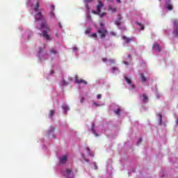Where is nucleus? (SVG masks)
<instances>
[{
  "instance_id": "f257e3e1",
  "label": "nucleus",
  "mask_w": 178,
  "mask_h": 178,
  "mask_svg": "<svg viewBox=\"0 0 178 178\" xmlns=\"http://www.w3.org/2000/svg\"><path fill=\"white\" fill-rule=\"evenodd\" d=\"M42 29H45L46 30L43 31L42 33H40V35H42L46 40H51V37L48 35V33L51 31V28H49V25H48L46 21L41 23L40 30H42Z\"/></svg>"
},
{
  "instance_id": "f03ea898",
  "label": "nucleus",
  "mask_w": 178,
  "mask_h": 178,
  "mask_svg": "<svg viewBox=\"0 0 178 178\" xmlns=\"http://www.w3.org/2000/svg\"><path fill=\"white\" fill-rule=\"evenodd\" d=\"M98 4L96 6L97 11L92 10L93 15H98L100 17H104L106 15V13H101V8H104V3L100 0L97 1Z\"/></svg>"
},
{
  "instance_id": "7ed1b4c3",
  "label": "nucleus",
  "mask_w": 178,
  "mask_h": 178,
  "mask_svg": "<svg viewBox=\"0 0 178 178\" xmlns=\"http://www.w3.org/2000/svg\"><path fill=\"white\" fill-rule=\"evenodd\" d=\"M44 20H45V15H42L41 12L35 14V22H44Z\"/></svg>"
},
{
  "instance_id": "20e7f679",
  "label": "nucleus",
  "mask_w": 178,
  "mask_h": 178,
  "mask_svg": "<svg viewBox=\"0 0 178 178\" xmlns=\"http://www.w3.org/2000/svg\"><path fill=\"white\" fill-rule=\"evenodd\" d=\"M97 33L100 38H105V37L108 35V31L105 28H103L102 29H97Z\"/></svg>"
},
{
  "instance_id": "39448f33",
  "label": "nucleus",
  "mask_w": 178,
  "mask_h": 178,
  "mask_svg": "<svg viewBox=\"0 0 178 178\" xmlns=\"http://www.w3.org/2000/svg\"><path fill=\"white\" fill-rule=\"evenodd\" d=\"M173 24H174V34L175 37H177L178 38V20L174 19Z\"/></svg>"
},
{
  "instance_id": "423d86ee",
  "label": "nucleus",
  "mask_w": 178,
  "mask_h": 178,
  "mask_svg": "<svg viewBox=\"0 0 178 178\" xmlns=\"http://www.w3.org/2000/svg\"><path fill=\"white\" fill-rule=\"evenodd\" d=\"M75 81H76V83H77V84H81V83L83 84H84L85 86H87V84H88L86 81H85L84 79H81L79 78V76L75 77Z\"/></svg>"
},
{
  "instance_id": "0eeeda50",
  "label": "nucleus",
  "mask_w": 178,
  "mask_h": 178,
  "mask_svg": "<svg viewBox=\"0 0 178 178\" xmlns=\"http://www.w3.org/2000/svg\"><path fill=\"white\" fill-rule=\"evenodd\" d=\"M122 40H124L125 44H129L130 42H131V41H134L136 40V38H127V36H122Z\"/></svg>"
},
{
  "instance_id": "6e6552de",
  "label": "nucleus",
  "mask_w": 178,
  "mask_h": 178,
  "mask_svg": "<svg viewBox=\"0 0 178 178\" xmlns=\"http://www.w3.org/2000/svg\"><path fill=\"white\" fill-rule=\"evenodd\" d=\"M66 162H67V156L64 155L60 158V163H61V165H65Z\"/></svg>"
},
{
  "instance_id": "1a4fd4ad",
  "label": "nucleus",
  "mask_w": 178,
  "mask_h": 178,
  "mask_svg": "<svg viewBox=\"0 0 178 178\" xmlns=\"http://www.w3.org/2000/svg\"><path fill=\"white\" fill-rule=\"evenodd\" d=\"M153 49H155V51H157V52H161V46L159 44L154 43L153 44Z\"/></svg>"
},
{
  "instance_id": "9d476101",
  "label": "nucleus",
  "mask_w": 178,
  "mask_h": 178,
  "mask_svg": "<svg viewBox=\"0 0 178 178\" xmlns=\"http://www.w3.org/2000/svg\"><path fill=\"white\" fill-rule=\"evenodd\" d=\"M95 125L94 124H92L90 127V130H92V133L93 134H95L96 137H98V135H97V132L95 131Z\"/></svg>"
},
{
  "instance_id": "9b49d317",
  "label": "nucleus",
  "mask_w": 178,
  "mask_h": 178,
  "mask_svg": "<svg viewBox=\"0 0 178 178\" xmlns=\"http://www.w3.org/2000/svg\"><path fill=\"white\" fill-rule=\"evenodd\" d=\"M39 9H40V2L38 1L34 8V11L35 12V13H38Z\"/></svg>"
},
{
  "instance_id": "f8f14e48",
  "label": "nucleus",
  "mask_w": 178,
  "mask_h": 178,
  "mask_svg": "<svg viewBox=\"0 0 178 178\" xmlns=\"http://www.w3.org/2000/svg\"><path fill=\"white\" fill-rule=\"evenodd\" d=\"M140 77L143 83H145V81H147V78L144 76V74H140Z\"/></svg>"
},
{
  "instance_id": "ddd939ff",
  "label": "nucleus",
  "mask_w": 178,
  "mask_h": 178,
  "mask_svg": "<svg viewBox=\"0 0 178 178\" xmlns=\"http://www.w3.org/2000/svg\"><path fill=\"white\" fill-rule=\"evenodd\" d=\"M143 102L145 104L148 102V97L147 96V95L143 94Z\"/></svg>"
},
{
  "instance_id": "4468645a",
  "label": "nucleus",
  "mask_w": 178,
  "mask_h": 178,
  "mask_svg": "<svg viewBox=\"0 0 178 178\" xmlns=\"http://www.w3.org/2000/svg\"><path fill=\"white\" fill-rule=\"evenodd\" d=\"M66 176H70V173H73V170L72 169H67L65 170Z\"/></svg>"
},
{
  "instance_id": "2eb2a0df",
  "label": "nucleus",
  "mask_w": 178,
  "mask_h": 178,
  "mask_svg": "<svg viewBox=\"0 0 178 178\" xmlns=\"http://www.w3.org/2000/svg\"><path fill=\"white\" fill-rule=\"evenodd\" d=\"M55 115V111L51 110L49 113V117L52 119V117Z\"/></svg>"
},
{
  "instance_id": "dca6fc26",
  "label": "nucleus",
  "mask_w": 178,
  "mask_h": 178,
  "mask_svg": "<svg viewBox=\"0 0 178 178\" xmlns=\"http://www.w3.org/2000/svg\"><path fill=\"white\" fill-rule=\"evenodd\" d=\"M124 80L127 84H131V79H130L129 77L125 76Z\"/></svg>"
},
{
  "instance_id": "f3484780",
  "label": "nucleus",
  "mask_w": 178,
  "mask_h": 178,
  "mask_svg": "<svg viewBox=\"0 0 178 178\" xmlns=\"http://www.w3.org/2000/svg\"><path fill=\"white\" fill-rule=\"evenodd\" d=\"M166 8L168 10H172L173 9V6H172L171 4L166 3Z\"/></svg>"
},
{
  "instance_id": "a211bd4d",
  "label": "nucleus",
  "mask_w": 178,
  "mask_h": 178,
  "mask_svg": "<svg viewBox=\"0 0 178 178\" xmlns=\"http://www.w3.org/2000/svg\"><path fill=\"white\" fill-rule=\"evenodd\" d=\"M49 53L51 54H54V55H56V54H58V51H56L55 49H50Z\"/></svg>"
},
{
  "instance_id": "6ab92c4d",
  "label": "nucleus",
  "mask_w": 178,
  "mask_h": 178,
  "mask_svg": "<svg viewBox=\"0 0 178 178\" xmlns=\"http://www.w3.org/2000/svg\"><path fill=\"white\" fill-rule=\"evenodd\" d=\"M157 116L159 117V124L161 125L162 124V114L159 113V114H157Z\"/></svg>"
},
{
  "instance_id": "aec40b11",
  "label": "nucleus",
  "mask_w": 178,
  "mask_h": 178,
  "mask_svg": "<svg viewBox=\"0 0 178 178\" xmlns=\"http://www.w3.org/2000/svg\"><path fill=\"white\" fill-rule=\"evenodd\" d=\"M63 109H64V111L66 113V112H67V111H69V106H66V105H64V106H63Z\"/></svg>"
},
{
  "instance_id": "412c9836",
  "label": "nucleus",
  "mask_w": 178,
  "mask_h": 178,
  "mask_svg": "<svg viewBox=\"0 0 178 178\" xmlns=\"http://www.w3.org/2000/svg\"><path fill=\"white\" fill-rule=\"evenodd\" d=\"M91 33V29L90 28L86 29L85 34H90Z\"/></svg>"
},
{
  "instance_id": "4be33fe9",
  "label": "nucleus",
  "mask_w": 178,
  "mask_h": 178,
  "mask_svg": "<svg viewBox=\"0 0 178 178\" xmlns=\"http://www.w3.org/2000/svg\"><path fill=\"white\" fill-rule=\"evenodd\" d=\"M108 10H111L112 12H116V8H112V6H108Z\"/></svg>"
},
{
  "instance_id": "5701e85b",
  "label": "nucleus",
  "mask_w": 178,
  "mask_h": 178,
  "mask_svg": "<svg viewBox=\"0 0 178 178\" xmlns=\"http://www.w3.org/2000/svg\"><path fill=\"white\" fill-rule=\"evenodd\" d=\"M137 24H138V26H140V30H144V25H143L141 23H137Z\"/></svg>"
},
{
  "instance_id": "b1692460",
  "label": "nucleus",
  "mask_w": 178,
  "mask_h": 178,
  "mask_svg": "<svg viewBox=\"0 0 178 178\" xmlns=\"http://www.w3.org/2000/svg\"><path fill=\"white\" fill-rule=\"evenodd\" d=\"M115 115H120V108H118L115 111Z\"/></svg>"
},
{
  "instance_id": "393cba45",
  "label": "nucleus",
  "mask_w": 178,
  "mask_h": 178,
  "mask_svg": "<svg viewBox=\"0 0 178 178\" xmlns=\"http://www.w3.org/2000/svg\"><path fill=\"white\" fill-rule=\"evenodd\" d=\"M50 17H55V13L54 11H51L49 13Z\"/></svg>"
},
{
  "instance_id": "a878e982",
  "label": "nucleus",
  "mask_w": 178,
  "mask_h": 178,
  "mask_svg": "<svg viewBox=\"0 0 178 178\" xmlns=\"http://www.w3.org/2000/svg\"><path fill=\"white\" fill-rule=\"evenodd\" d=\"M90 37H92V38H97L98 35H97V33H92L90 35Z\"/></svg>"
},
{
  "instance_id": "bb28decb",
  "label": "nucleus",
  "mask_w": 178,
  "mask_h": 178,
  "mask_svg": "<svg viewBox=\"0 0 178 178\" xmlns=\"http://www.w3.org/2000/svg\"><path fill=\"white\" fill-rule=\"evenodd\" d=\"M61 86H67V82H66L65 80H63Z\"/></svg>"
},
{
  "instance_id": "cd10ccee",
  "label": "nucleus",
  "mask_w": 178,
  "mask_h": 178,
  "mask_svg": "<svg viewBox=\"0 0 178 178\" xmlns=\"http://www.w3.org/2000/svg\"><path fill=\"white\" fill-rule=\"evenodd\" d=\"M115 23L116 26H120L121 24L120 21H115Z\"/></svg>"
},
{
  "instance_id": "c85d7f7f",
  "label": "nucleus",
  "mask_w": 178,
  "mask_h": 178,
  "mask_svg": "<svg viewBox=\"0 0 178 178\" xmlns=\"http://www.w3.org/2000/svg\"><path fill=\"white\" fill-rule=\"evenodd\" d=\"M99 26H100V27H102V29H105L104 25V23L100 22V23H99Z\"/></svg>"
},
{
  "instance_id": "c756f323",
  "label": "nucleus",
  "mask_w": 178,
  "mask_h": 178,
  "mask_svg": "<svg viewBox=\"0 0 178 178\" xmlns=\"http://www.w3.org/2000/svg\"><path fill=\"white\" fill-rule=\"evenodd\" d=\"M93 165H94V166H95V170H97V169H98V165H97V163H93Z\"/></svg>"
},
{
  "instance_id": "7c9ffc66",
  "label": "nucleus",
  "mask_w": 178,
  "mask_h": 178,
  "mask_svg": "<svg viewBox=\"0 0 178 178\" xmlns=\"http://www.w3.org/2000/svg\"><path fill=\"white\" fill-rule=\"evenodd\" d=\"M111 70H112L113 72H115V70H118V68H116V67H113L111 68Z\"/></svg>"
},
{
  "instance_id": "2f4dec72",
  "label": "nucleus",
  "mask_w": 178,
  "mask_h": 178,
  "mask_svg": "<svg viewBox=\"0 0 178 178\" xmlns=\"http://www.w3.org/2000/svg\"><path fill=\"white\" fill-rule=\"evenodd\" d=\"M93 0H85L86 3H90V2H92Z\"/></svg>"
},
{
  "instance_id": "473e14b6",
  "label": "nucleus",
  "mask_w": 178,
  "mask_h": 178,
  "mask_svg": "<svg viewBox=\"0 0 178 178\" xmlns=\"http://www.w3.org/2000/svg\"><path fill=\"white\" fill-rule=\"evenodd\" d=\"M102 95H97V99H101Z\"/></svg>"
},
{
  "instance_id": "72a5a7b5",
  "label": "nucleus",
  "mask_w": 178,
  "mask_h": 178,
  "mask_svg": "<svg viewBox=\"0 0 178 178\" xmlns=\"http://www.w3.org/2000/svg\"><path fill=\"white\" fill-rule=\"evenodd\" d=\"M85 99H86L84 97H81V104H83L84 102Z\"/></svg>"
},
{
  "instance_id": "f704fd0d",
  "label": "nucleus",
  "mask_w": 178,
  "mask_h": 178,
  "mask_svg": "<svg viewBox=\"0 0 178 178\" xmlns=\"http://www.w3.org/2000/svg\"><path fill=\"white\" fill-rule=\"evenodd\" d=\"M118 19L119 21L122 20V15H119L118 16Z\"/></svg>"
},
{
  "instance_id": "c9c22d12",
  "label": "nucleus",
  "mask_w": 178,
  "mask_h": 178,
  "mask_svg": "<svg viewBox=\"0 0 178 178\" xmlns=\"http://www.w3.org/2000/svg\"><path fill=\"white\" fill-rule=\"evenodd\" d=\"M54 130H55V128H52L51 130H50L49 131V134H51V133H52V131H54Z\"/></svg>"
},
{
  "instance_id": "e433bc0d",
  "label": "nucleus",
  "mask_w": 178,
  "mask_h": 178,
  "mask_svg": "<svg viewBox=\"0 0 178 178\" xmlns=\"http://www.w3.org/2000/svg\"><path fill=\"white\" fill-rule=\"evenodd\" d=\"M51 10L54 12L55 10V6H51Z\"/></svg>"
},
{
  "instance_id": "4c0bfd02",
  "label": "nucleus",
  "mask_w": 178,
  "mask_h": 178,
  "mask_svg": "<svg viewBox=\"0 0 178 178\" xmlns=\"http://www.w3.org/2000/svg\"><path fill=\"white\" fill-rule=\"evenodd\" d=\"M143 141V138H140L138 144H140Z\"/></svg>"
},
{
  "instance_id": "58836bf2",
  "label": "nucleus",
  "mask_w": 178,
  "mask_h": 178,
  "mask_svg": "<svg viewBox=\"0 0 178 178\" xmlns=\"http://www.w3.org/2000/svg\"><path fill=\"white\" fill-rule=\"evenodd\" d=\"M87 18H88V19H91V15H90V14H88Z\"/></svg>"
},
{
  "instance_id": "ea45409f",
  "label": "nucleus",
  "mask_w": 178,
  "mask_h": 178,
  "mask_svg": "<svg viewBox=\"0 0 178 178\" xmlns=\"http://www.w3.org/2000/svg\"><path fill=\"white\" fill-rule=\"evenodd\" d=\"M102 60H103V62H106L108 60V59L104 58H102Z\"/></svg>"
},
{
  "instance_id": "a19ab883",
  "label": "nucleus",
  "mask_w": 178,
  "mask_h": 178,
  "mask_svg": "<svg viewBox=\"0 0 178 178\" xmlns=\"http://www.w3.org/2000/svg\"><path fill=\"white\" fill-rule=\"evenodd\" d=\"M109 62H111L112 63H115V60H109Z\"/></svg>"
},
{
  "instance_id": "79ce46f5",
  "label": "nucleus",
  "mask_w": 178,
  "mask_h": 178,
  "mask_svg": "<svg viewBox=\"0 0 178 178\" xmlns=\"http://www.w3.org/2000/svg\"><path fill=\"white\" fill-rule=\"evenodd\" d=\"M87 151H88V152H90V151H91V149H90V147H87Z\"/></svg>"
},
{
  "instance_id": "37998d69",
  "label": "nucleus",
  "mask_w": 178,
  "mask_h": 178,
  "mask_svg": "<svg viewBox=\"0 0 178 178\" xmlns=\"http://www.w3.org/2000/svg\"><path fill=\"white\" fill-rule=\"evenodd\" d=\"M58 26L60 29H62V25L60 24V23H58Z\"/></svg>"
},
{
  "instance_id": "c03bdc74",
  "label": "nucleus",
  "mask_w": 178,
  "mask_h": 178,
  "mask_svg": "<svg viewBox=\"0 0 178 178\" xmlns=\"http://www.w3.org/2000/svg\"><path fill=\"white\" fill-rule=\"evenodd\" d=\"M73 50H74V51H77V47H74V48H73Z\"/></svg>"
},
{
  "instance_id": "a18cd8bd",
  "label": "nucleus",
  "mask_w": 178,
  "mask_h": 178,
  "mask_svg": "<svg viewBox=\"0 0 178 178\" xmlns=\"http://www.w3.org/2000/svg\"><path fill=\"white\" fill-rule=\"evenodd\" d=\"M94 104V105H96V106H99V105H98L97 103H93Z\"/></svg>"
},
{
  "instance_id": "49530a36",
  "label": "nucleus",
  "mask_w": 178,
  "mask_h": 178,
  "mask_svg": "<svg viewBox=\"0 0 178 178\" xmlns=\"http://www.w3.org/2000/svg\"><path fill=\"white\" fill-rule=\"evenodd\" d=\"M132 88H136V86L131 85Z\"/></svg>"
},
{
  "instance_id": "de8ad7c7",
  "label": "nucleus",
  "mask_w": 178,
  "mask_h": 178,
  "mask_svg": "<svg viewBox=\"0 0 178 178\" xmlns=\"http://www.w3.org/2000/svg\"><path fill=\"white\" fill-rule=\"evenodd\" d=\"M124 63L125 65H129V63H127V62H126V61H124Z\"/></svg>"
},
{
  "instance_id": "09e8293b",
  "label": "nucleus",
  "mask_w": 178,
  "mask_h": 178,
  "mask_svg": "<svg viewBox=\"0 0 178 178\" xmlns=\"http://www.w3.org/2000/svg\"><path fill=\"white\" fill-rule=\"evenodd\" d=\"M117 2H118V3H120V0H117Z\"/></svg>"
},
{
  "instance_id": "8fccbe9b",
  "label": "nucleus",
  "mask_w": 178,
  "mask_h": 178,
  "mask_svg": "<svg viewBox=\"0 0 178 178\" xmlns=\"http://www.w3.org/2000/svg\"><path fill=\"white\" fill-rule=\"evenodd\" d=\"M128 58H131V55H128Z\"/></svg>"
},
{
  "instance_id": "3c124183",
  "label": "nucleus",
  "mask_w": 178,
  "mask_h": 178,
  "mask_svg": "<svg viewBox=\"0 0 178 178\" xmlns=\"http://www.w3.org/2000/svg\"><path fill=\"white\" fill-rule=\"evenodd\" d=\"M85 161H86V162H89V161H88V159H85Z\"/></svg>"
},
{
  "instance_id": "603ef678",
  "label": "nucleus",
  "mask_w": 178,
  "mask_h": 178,
  "mask_svg": "<svg viewBox=\"0 0 178 178\" xmlns=\"http://www.w3.org/2000/svg\"><path fill=\"white\" fill-rule=\"evenodd\" d=\"M177 124H178V119L177 120V122H176Z\"/></svg>"
},
{
  "instance_id": "864d4df0",
  "label": "nucleus",
  "mask_w": 178,
  "mask_h": 178,
  "mask_svg": "<svg viewBox=\"0 0 178 178\" xmlns=\"http://www.w3.org/2000/svg\"><path fill=\"white\" fill-rule=\"evenodd\" d=\"M56 36L58 37V33L56 34Z\"/></svg>"
},
{
  "instance_id": "5fc2aeb1",
  "label": "nucleus",
  "mask_w": 178,
  "mask_h": 178,
  "mask_svg": "<svg viewBox=\"0 0 178 178\" xmlns=\"http://www.w3.org/2000/svg\"><path fill=\"white\" fill-rule=\"evenodd\" d=\"M168 2H170V0H168Z\"/></svg>"
},
{
  "instance_id": "6e6d98bb",
  "label": "nucleus",
  "mask_w": 178,
  "mask_h": 178,
  "mask_svg": "<svg viewBox=\"0 0 178 178\" xmlns=\"http://www.w3.org/2000/svg\"><path fill=\"white\" fill-rule=\"evenodd\" d=\"M39 52H41V51H40Z\"/></svg>"
},
{
  "instance_id": "4d7b16f0",
  "label": "nucleus",
  "mask_w": 178,
  "mask_h": 178,
  "mask_svg": "<svg viewBox=\"0 0 178 178\" xmlns=\"http://www.w3.org/2000/svg\"><path fill=\"white\" fill-rule=\"evenodd\" d=\"M159 1H162V0H159Z\"/></svg>"
}]
</instances>
